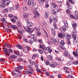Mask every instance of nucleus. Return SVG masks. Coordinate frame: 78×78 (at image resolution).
Instances as JSON below:
<instances>
[{"mask_svg":"<svg viewBox=\"0 0 78 78\" xmlns=\"http://www.w3.org/2000/svg\"><path fill=\"white\" fill-rule=\"evenodd\" d=\"M10 3V1L9 0H2L1 4H0V7L1 8L4 9L5 8L4 5L7 6Z\"/></svg>","mask_w":78,"mask_h":78,"instance_id":"nucleus-1","label":"nucleus"},{"mask_svg":"<svg viewBox=\"0 0 78 78\" xmlns=\"http://www.w3.org/2000/svg\"><path fill=\"white\" fill-rule=\"evenodd\" d=\"M23 69V67L22 66H20L19 67H18L16 68V69H15L14 71H12V73L13 74H15V75H17V72H20V70H22Z\"/></svg>","mask_w":78,"mask_h":78,"instance_id":"nucleus-2","label":"nucleus"},{"mask_svg":"<svg viewBox=\"0 0 78 78\" xmlns=\"http://www.w3.org/2000/svg\"><path fill=\"white\" fill-rule=\"evenodd\" d=\"M50 41L52 43H53V44H55L56 45H57L59 43L58 41V39H55V38L53 37H51L50 38Z\"/></svg>","mask_w":78,"mask_h":78,"instance_id":"nucleus-3","label":"nucleus"},{"mask_svg":"<svg viewBox=\"0 0 78 78\" xmlns=\"http://www.w3.org/2000/svg\"><path fill=\"white\" fill-rule=\"evenodd\" d=\"M28 6L32 5V6H36V3H34L33 0H29L28 2Z\"/></svg>","mask_w":78,"mask_h":78,"instance_id":"nucleus-4","label":"nucleus"},{"mask_svg":"<svg viewBox=\"0 0 78 78\" xmlns=\"http://www.w3.org/2000/svg\"><path fill=\"white\" fill-rule=\"evenodd\" d=\"M33 12L34 14V17L35 18H37V17H39V14L37 12L36 8L34 9Z\"/></svg>","mask_w":78,"mask_h":78,"instance_id":"nucleus-5","label":"nucleus"},{"mask_svg":"<svg viewBox=\"0 0 78 78\" xmlns=\"http://www.w3.org/2000/svg\"><path fill=\"white\" fill-rule=\"evenodd\" d=\"M23 73L25 74H29L30 75H33V72L32 71H28L27 69L24 70Z\"/></svg>","mask_w":78,"mask_h":78,"instance_id":"nucleus-6","label":"nucleus"},{"mask_svg":"<svg viewBox=\"0 0 78 78\" xmlns=\"http://www.w3.org/2000/svg\"><path fill=\"white\" fill-rule=\"evenodd\" d=\"M24 30L28 32V33H33V30L31 29V28H30L28 27H24Z\"/></svg>","mask_w":78,"mask_h":78,"instance_id":"nucleus-7","label":"nucleus"},{"mask_svg":"<svg viewBox=\"0 0 78 78\" xmlns=\"http://www.w3.org/2000/svg\"><path fill=\"white\" fill-rule=\"evenodd\" d=\"M30 49V48L28 47H24L23 48V51L24 53H27L28 50Z\"/></svg>","mask_w":78,"mask_h":78,"instance_id":"nucleus-8","label":"nucleus"},{"mask_svg":"<svg viewBox=\"0 0 78 78\" xmlns=\"http://www.w3.org/2000/svg\"><path fill=\"white\" fill-rule=\"evenodd\" d=\"M10 57L12 61H15V59L17 58V55H11Z\"/></svg>","mask_w":78,"mask_h":78,"instance_id":"nucleus-9","label":"nucleus"},{"mask_svg":"<svg viewBox=\"0 0 78 78\" xmlns=\"http://www.w3.org/2000/svg\"><path fill=\"white\" fill-rule=\"evenodd\" d=\"M36 41H37V39H36V38H32L31 40H29V43L30 44H32L33 43V42H36Z\"/></svg>","mask_w":78,"mask_h":78,"instance_id":"nucleus-10","label":"nucleus"},{"mask_svg":"<svg viewBox=\"0 0 78 78\" xmlns=\"http://www.w3.org/2000/svg\"><path fill=\"white\" fill-rule=\"evenodd\" d=\"M39 46L40 48L43 50L44 51L46 52V49H45V46L43 45L40 44Z\"/></svg>","mask_w":78,"mask_h":78,"instance_id":"nucleus-11","label":"nucleus"},{"mask_svg":"<svg viewBox=\"0 0 78 78\" xmlns=\"http://www.w3.org/2000/svg\"><path fill=\"white\" fill-rule=\"evenodd\" d=\"M29 16V14L28 13H26L23 15V19H27Z\"/></svg>","mask_w":78,"mask_h":78,"instance_id":"nucleus-12","label":"nucleus"},{"mask_svg":"<svg viewBox=\"0 0 78 78\" xmlns=\"http://www.w3.org/2000/svg\"><path fill=\"white\" fill-rule=\"evenodd\" d=\"M76 53L75 52L73 51V54L75 56V57H76V58H78V49H76Z\"/></svg>","mask_w":78,"mask_h":78,"instance_id":"nucleus-13","label":"nucleus"},{"mask_svg":"<svg viewBox=\"0 0 78 78\" xmlns=\"http://www.w3.org/2000/svg\"><path fill=\"white\" fill-rule=\"evenodd\" d=\"M12 50L11 49H10L9 51H7V52H6V56H9L10 55V53H12Z\"/></svg>","mask_w":78,"mask_h":78,"instance_id":"nucleus-14","label":"nucleus"},{"mask_svg":"<svg viewBox=\"0 0 78 78\" xmlns=\"http://www.w3.org/2000/svg\"><path fill=\"white\" fill-rule=\"evenodd\" d=\"M4 47H7V48H11L12 46L10 44H8V43L4 44L3 45Z\"/></svg>","mask_w":78,"mask_h":78,"instance_id":"nucleus-15","label":"nucleus"},{"mask_svg":"<svg viewBox=\"0 0 78 78\" xmlns=\"http://www.w3.org/2000/svg\"><path fill=\"white\" fill-rule=\"evenodd\" d=\"M16 20H17V17L15 16L13 18H12L11 19V20L13 22V23H16Z\"/></svg>","mask_w":78,"mask_h":78,"instance_id":"nucleus-16","label":"nucleus"},{"mask_svg":"<svg viewBox=\"0 0 78 78\" xmlns=\"http://www.w3.org/2000/svg\"><path fill=\"white\" fill-rule=\"evenodd\" d=\"M72 34V36L73 38L76 37V33L75 32L74 30H73Z\"/></svg>","mask_w":78,"mask_h":78,"instance_id":"nucleus-17","label":"nucleus"},{"mask_svg":"<svg viewBox=\"0 0 78 78\" xmlns=\"http://www.w3.org/2000/svg\"><path fill=\"white\" fill-rule=\"evenodd\" d=\"M64 55H65V56H66L69 57V58H70V54H69L67 51H64Z\"/></svg>","mask_w":78,"mask_h":78,"instance_id":"nucleus-18","label":"nucleus"},{"mask_svg":"<svg viewBox=\"0 0 78 78\" xmlns=\"http://www.w3.org/2000/svg\"><path fill=\"white\" fill-rule=\"evenodd\" d=\"M27 69H28L30 70V71H33V67L31 66L30 65H28L27 66Z\"/></svg>","mask_w":78,"mask_h":78,"instance_id":"nucleus-19","label":"nucleus"},{"mask_svg":"<svg viewBox=\"0 0 78 78\" xmlns=\"http://www.w3.org/2000/svg\"><path fill=\"white\" fill-rule=\"evenodd\" d=\"M10 27L12 28L13 30H16V29L18 30L19 29L18 27H17L15 25H10Z\"/></svg>","mask_w":78,"mask_h":78,"instance_id":"nucleus-20","label":"nucleus"},{"mask_svg":"<svg viewBox=\"0 0 78 78\" xmlns=\"http://www.w3.org/2000/svg\"><path fill=\"white\" fill-rule=\"evenodd\" d=\"M58 36L60 38H63L64 34L62 33H59L58 34Z\"/></svg>","mask_w":78,"mask_h":78,"instance_id":"nucleus-21","label":"nucleus"},{"mask_svg":"<svg viewBox=\"0 0 78 78\" xmlns=\"http://www.w3.org/2000/svg\"><path fill=\"white\" fill-rule=\"evenodd\" d=\"M16 75H15V74H13L14 75V76L16 78V77H17V76H21V73H20V72H16Z\"/></svg>","mask_w":78,"mask_h":78,"instance_id":"nucleus-22","label":"nucleus"},{"mask_svg":"<svg viewBox=\"0 0 78 78\" xmlns=\"http://www.w3.org/2000/svg\"><path fill=\"white\" fill-rule=\"evenodd\" d=\"M36 33L37 35L38 36H41V32H40L39 31H36Z\"/></svg>","mask_w":78,"mask_h":78,"instance_id":"nucleus-23","label":"nucleus"},{"mask_svg":"<svg viewBox=\"0 0 78 78\" xmlns=\"http://www.w3.org/2000/svg\"><path fill=\"white\" fill-rule=\"evenodd\" d=\"M49 16V12H45V15H44V17L47 19L48 18V17Z\"/></svg>","mask_w":78,"mask_h":78,"instance_id":"nucleus-24","label":"nucleus"},{"mask_svg":"<svg viewBox=\"0 0 78 78\" xmlns=\"http://www.w3.org/2000/svg\"><path fill=\"white\" fill-rule=\"evenodd\" d=\"M27 24L28 27H31L33 26V23L31 22H29Z\"/></svg>","mask_w":78,"mask_h":78,"instance_id":"nucleus-25","label":"nucleus"},{"mask_svg":"<svg viewBox=\"0 0 78 78\" xmlns=\"http://www.w3.org/2000/svg\"><path fill=\"white\" fill-rule=\"evenodd\" d=\"M74 30H75L76 28V24L75 23H73L72 24Z\"/></svg>","mask_w":78,"mask_h":78,"instance_id":"nucleus-26","label":"nucleus"},{"mask_svg":"<svg viewBox=\"0 0 78 78\" xmlns=\"http://www.w3.org/2000/svg\"><path fill=\"white\" fill-rule=\"evenodd\" d=\"M30 38H31V39H34V38L36 39V36L35 34H31L30 35Z\"/></svg>","mask_w":78,"mask_h":78,"instance_id":"nucleus-27","label":"nucleus"},{"mask_svg":"<svg viewBox=\"0 0 78 78\" xmlns=\"http://www.w3.org/2000/svg\"><path fill=\"white\" fill-rule=\"evenodd\" d=\"M39 4L41 6L43 5V3L44 2V0H38Z\"/></svg>","mask_w":78,"mask_h":78,"instance_id":"nucleus-28","label":"nucleus"},{"mask_svg":"<svg viewBox=\"0 0 78 78\" xmlns=\"http://www.w3.org/2000/svg\"><path fill=\"white\" fill-rule=\"evenodd\" d=\"M73 43L74 44H76L77 43V41H76V37L73 38Z\"/></svg>","mask_w":78,"mask_h":78,"instance_id":"nucleus-29","label":"nucleus"},{"mask_svg":"<svg viewBox=\"0 0 78 78\" xmlns=\"http://www.w3.org/2000/svg\"><path fill=\"white\" fill-rule=\"evenodd\" d=\"M15 46L17 48H19L20 49H22V46L19 44H16Z\"/></svg>","mask_w":78,"mask_h":78,"instance_id":"nucleus-30","label":"nucleus"},{"mask_svg":"<svg viewBox=\"0 0 78 78\" xmlns=\"http://www.w3.org/2000/svg\"><path fill=\"white\" fill-rule=\"evenodd\" d=\"M51 31L53 34H54V36H55V33H56L55 29H54L53 28H51Z\"/></svg>","mask_w":78,"mask_h":78,"instance_id":"nucleus-31","label":"nucleus"},{"mask_svg":"<svg viewBox=\"0 0 78 78\" xmlns=\"http://www.w3.org/2000/svg\"><path fill=\"white\" fill-rule=\"evenodd\" d=\"M3 51H4V53H5V55H6V52L8 51V49L5 48H3Z\"/></svg>","mask_w":78,"mask_h":78,"instance_id":"nucleus-32","label":"nucleus"},{"mask_svg":"<svg viewBox=\"0 0 78 78\" xmlns=\"http://www.w3.org/2000/svg\"><path fill=\"white\" fill-rule=\"evenodd\" d=\"M14 53L15 54V55H17L18 56H20V52H19L18 51H14Z\"/></svg>","mask_w":78,"mask_h":78,"instance_id":"nucleus-33","label":"nucleus"},{"mask_svg":"<svg viewBox=\"0 0 78 78\" xmlns=\"http://www.w3.org/2000/svg\"><path fill=\"white\" fill-rule=\"evenodd\" d=\"M72 64V61H69L67 65L68 66H70L71 64Z\"/></svg>","mask_w":78,"mask_h":78,"instance_id":"nucleus-34","label":"nucleus"},{"mask_svg":"<svg viewBox=\"0 0 78 78\" xmlns=\"http://www.w3.org/2000/svg\"><path fill=\"white\" fill-rule=\"evenodd\" d=\"M40 26H38L37 27H35L34 28V31H39V28Z\"/></svg>","mask_w":78,"mask_h":78,"instance_id":"nucleus-35","label":"nucleus"},{"mask_svg":"<svg viewBox=\"0 0 78 78\" xmlns=\"http://www.w3.org/2000/svg\"><path fill=\"white\" fill-rule=\"evenodd\" d=\"M23 41H24V42H25L28 43V39L25 38H23Z\"/></svg>","mask_w":78,"mask_h":78,"instance_id":"nucleus-36","label":"nucleus"},{"mask_svg":"<svg viewBox=\"0 0 78 78\" xmlns=\"http://www.w3.org/2000/svg\"><path fill=\"white\" fill-rule=\"evenodd\" d=\"M65 39H67V40H69L70 39V35L68 34V35L67 36H66V37H65Z\"/></svg>","mask_w":78,"mask_h":78,"instance_id":"nucleus-37","label":"nucleus"},{"mask_svg":"<svg viewBox=\"0 0 78 78\" xmlns=\"http://www.w3.org/2000/svg\"><path fill=\"white\" fill-rule=\"evenodd\" d=\"M60 44L61 45H62V46H63V45H64V44H65V42H64V41L62 40L61 41Z\"/></svg>","mask_w":78,"mask_h":78,"instance_id":"nucleus-38","label":"nucleus"},{"mask_svg":"<svg viewBox=\"0 0 78 78\" xmlns=\"http://www.w3.org/2000/svg\"><path fill=\"white\" fill-rule=\"evenodd\" d=\"M62 57L58 58V61H61V62H63V58H62Z\"/></svg>","mask_w":78,"mask_h":78,"instance_id":"nucleus-39","label":"nucleus"},{"mask_svg":"<svg viewBox=\"0 0 78 78\" xmlns=\"http://www.w3.org/2000/svg\"><path fill=\"white\" fill-rule=\"evenodd\" d=\"M5 18H3L1 19L2 21V22H3L4 23H5V22H6V20H5V19L6 18V16H5Z\"/></svg>","mask_w":78,"mask_h":78,"instance_id":"nucleus-40","label":"nucleus"},{"mask_svg":"<svg viewBox=\"0 0 78 78\" xmlns=\"http://www.w3.org/2000/svg\"><path fill=\"white\" fill-rule=\"evenodd\" d=\"M50 66H51V67L55 68L56 67V65L55 64H51L49 65Z\"/></svg>","mask_w":78,"mask_h":78,"instance_id":"nucleus-41","label":"nucleus"},{"mask_svg":"<svg viewBox=\"0 0 78 78\" xmlns=\"http://www.w3.org/2000/svg\"><path fill=\"white\" fill-rule=\"evenodd\" d=\"M36 70L37 71V72H39V73H42V71L39 69V68L36 69Z\"/></svg>","mask_w":78,"mask_h":78,"instance_id":"nucleus-42","label":"nucleus"},{"mask_svg":"<svg viewBox=\"0 0 78 78\" xmlns=\"http://www.w3.org/2000/svg\"><path fill=\"white\" fill-rule=\"evenodd\" d=\"M52 56H51V55L48 56V59H49V60H50V61L52 60Z\"/></svg>","mask_w":78,"mask_h":78,"instance_id":"nucleus-43","label":"nucleus"},{"mask_svg":"<svg viewBox=\"0 0 78 78\" xmlns=\"http://www.w3.org/2000/svg\"><path fill=\"white\" fill-rule=\"evenodd\" d=\"M8 16L9 17H10V18H13V17H14V15L12 14H9Z\"/></svg>","mask_w":78,"mask_h":78,"instance_id":"nucleus-44","label":"nucleus"},{"mask_svg":"<svg viewBox=\"0 0 78 78\" xmlns=\"http://www.w3.org/2000/svg\"><path fill=\"white\" fill-rule=\"evenodd\" d=\"M54 26V28L55 29H56V30H58V26H57V25L56 24L54 23L53 25Z\"/></svg>","mask_w":78,"mask_h":78,"instance_id":"nucleus-45","label":"nucleus"},{"mask_svg":"<svg viewBox=\"0 0 78 78\" xmlns=\"http://www.w3.org/2000/svg\"><path fill=\"white\" fill-rule=\"evenodd\" d=\"M73 64H75V65H78V61H74L73 62Z\"/></svg>","mask_w":78,"mask_h":78,"instance_id":"nucleus-46","label":"nucleus"},{"mask_svg":"<svg viewBox=\"0 0 78 78\" xmlns=\"http://www.w3.org/2000/svg\"><path fill=\"white\" fill-rule=\"evenodd\" d=\"M51 8L53 10H54L55 8V4H53L51 6Z\"/></svg>","mask_w":78,"mask_h":78,"instance_id":"nucleus-47","label":"nucleus"},{"mask_svg":"<svg viewBox=\"0 0 78 78\" xmlns=\"http://www.w3.org/2000/svg\"><path fill=\"white\" fill-rule=\"evenodd\" d=\"M12 10H16L17 9V7L16 6H13L12 7Z\"/></svg>","mask_w":78,"mask_h":78,"instance_id":"nucleus-48","label":"nucleus"},{"mask_svg":"<svg viewBox=\"0 0 78 78\" xmlns=\"http://www.w3.org/2000/svg\"><path fill=\"white\" fill-rule=\"evenodd\" d=\"M17 61H19L20 62H23V59L22 58H19L17 60Z\"/></svg>","mask_w":78,"mask_h":78,"instance_id":"nucleus-49","label":"nucleus"},{"mask_svg":"<svg viewBox=\"0 0 78 78\" xmlns=\"http://www.w3.org/2000/svg\"><path fill=\"white\" fill-rule=\"evenodd\" d=\"M23 9L25 11H28V8H27L25 6L23 7Z\"/></svg>","mask_w":78,"mask_h":78,"instance_id":"nucleus-50","label":"nucleus"},{"mask_svg":"<svg viewBox=\"0 0 78 78\" xmlns=\"http://www.w3.org/2000/svg\"><path fill=\"white\" fill-rule=\"evenodd\" d=\"M51 12L53 15H55V14H56V11H55L54 10H52L51 11Z\"/></svg>","mask_w":78,"mask_h":78,"instance_id":"nucleus-51","label":"nucleus"},{"mask_svg":"<svg viewBox=\"0 0 78 78\" xmlns=\"http://www.w3.org/2000/svg\"><path fill=\"white\" fill-rule=\"evenodd\" d=\"M37 63V62H35V63H34L35 66V67L36 68V69H38V65H37V64H36Z\"/></svg>","mask_w":78,"mask_h":78,"instance_id":"nucleus-52","label":"nucleus"},{"mask_svg":"<svg viewBox=\"0 0 78 78\" xmlns=\"http://www.w3.org/2000/svg\"><path fill=\"white\" fill-rule=\"evenodd\" d=\"M38 51L41 54H43V51L41 49H38Z\"/></svg>","mask_w":78,"mask_h":78,"instance_id":"nucleus-53","label":"nucleus"},{"mask_svg":"<svg viewBox=\"0 0 78 78\" xmlns=\"http://www.w3.org/2000/svg\"><path fill=\"white\" fill-rule=\"evenodd\" d=\"M59 30L60 31H64L65 30L64 29V28L62 27H60L59 29Z\"/></svg>","mask_w":78,"mask_h":78,"instance_id":"nucleus-54","label":"nucleus"},{"mask_svg":"<svg viewBox=\"0 0 78 78\" xmlns=\"http://www.w3.org/2000/svg\"><path fill=\"white\" fill-rule=\"evenodd\" d=\"M58 18H56L55 20H53V22L54 23H56L58 22Z\"/></svg>","mask_w":78,"mask_h":78,"instance_id":"nucleus-55","label":"nucleus"},{"mask_svg":"<svg viewBox=\"0 0 78 78\" xmlns=\"http://www.w3.org/2000/svg\"><path fill=\"white\" fill-rule=\"evenodd\" d=\"M54 10L55 9H56V10L58 8V6H57L56 5H55V4H54Z\"/></svg>","mask_w":78,"mask_h":78,"instance_id":"nucleus-56","label":"nucleus"},{"mask_svg":"<svg viewBox=\"0 0 78 78\" xmlns=\"http://www.w3.org/2000/svg\"><path fill=\"white\" fill-rule=\"evenodd\" d=\"M38 41L40 43H41V44H43V42H42V40H38Z\"/></svg>","mask_w":78,"mask_h":78,"instance_id":"nucleus-57","label":"nucleus"},{"mask_svg":"<svg viewBox=\"0 0 78 78\" xmlns=\"http://www.w3.org/2000/svg\"><path fill=\"white\" fill-rule=\"evenodd\" d=\"M63 69L64 70H65V71H66L68 70V68L66 67H63Z\"/></svg>","mask_w":78,"mask_h":78,"instance_id":"nucleus-58","label":"nucleus"},{"mask_svg":"<svg viewBox=\"0 0 78 78\" xmlns=\"http://www.w3.org/2000/svg\"><path fill=\"white\" fill-rule=\"evenodd\" d=\"M66 12L67 13V14H70V11L69 9L67 10H66Z\"/></svg>","mask_w":78,"mask_h":78,"instance_id":"nucleus-59","label":"nucleus"},{"mask_svg":"<svg viewBox=\"0 0 78 78\" xmlns=\"http://www.w3.org/2000/svg\"><path fill=\"white\" fill-rule=\"evenodd\" d=\"M37 51V50L35 48H34L32 50V51H34V52H36Z\"/></svg>","mask_w":78,"mask_h":78,"instance_id":"nucleus-60","label":"nucleus"},{"mask_svg":"<svg viewBox=\"0 0 78 78\" xmlns=\"http://www.w3.org/2000/svg\"><path fill=\"white\" fill-rule=\"evenodd\" d=\"M67 44L68 45H70L71 44V43L70 42V41H67Z\"/></svg>","mask_w":78,"mask_h":78,"instance_id":"nucleus-61","label":"nucleus"},{"mask_svg":"<svg viewBox=\"0 0 78 78\" xmlns=\"http://www.w3.org/2000/svg\"><path fill=\"white\" fill-rule=\"evenodd\" d=\"M46 50H49V49H50V47H48L46 48H45Z\"/></svg>","mask_w":78,"mask_h":78,"instance_id":"nucleus-62","label":"nucleus"},{"mask_svg":"<svg viewBox=\"0 0 78 78\" xmlns=\"http://www.w3.org/2000/svg\"><path fill=\"white\" fill-rule=\"evenodd\" d=\"M45 75H46L47 76H49L50 74H49V73H48V72H45Z\"/></svg>","mask_w":78,"mask_h":78,"instance_id":"nucleus-63","label":"nucleus"},{"mask_svg":"<svg viewBox=\"0 0 78 78\" xmlns=\"http://www.w3.org/2000/svg\"><path fill=\"white\" fill-rule=\"evenodd\" d=\"M74 19H78V16H74Z\"/></svg>","mask_w":78,"mask_h":78,"instance_id":"nucleus-64","label":"nucleus"}]
</instances>
